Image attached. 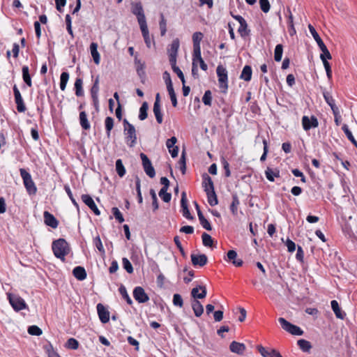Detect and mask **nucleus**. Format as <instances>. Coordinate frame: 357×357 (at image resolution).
<instances>
[{
    "instance_id": "4",
    "label": "nucleus",
    "mask_w": 357,
    "mask_h": 357,
    "mask_svg": "<svg viewBox=\"0 0 357 357\" xmlns=\"http://www.w3.org/2000/svg\"><path fill=\"white\" fill-rule=\"evenodd\" d=\"M219 86L222 89V93H226L228 89V75L227 69L222 65H218L216 68Z\"/></svg>"
},
{
    "instance_id": "10",
    "label": "nucleus",
    "mask_w": 357,
    "mask_h": 357,
    "mask_svg": "<svg viewBox=\"0 0 357 357\" xmlns=\"http://www.w3.org/2000/svg\"><path fill=\"white\" fill-rule=\"evenodd\" d=\"M134 298L139 303H145L149 301V295L145 292L143 287L137 286L132 291Z\"/></svg>"
},
{
    "instance_id": "34",
    "label": "nucleus",
    "mask_w": 357,
    "mask_h": 357,
    "mask_svg": "<svg viewBox=\"0 0 357 357\" xmlns=\"http://www.w3.org/2000/svg\"><path fill=\"white\" fill-rule=\"evenodd\" d=\"M114 121L111 116H107L105 119V128L107 138L110 137L111 131L114 128Z\"/></svg>"
},
{
    "instance_id": "30",
    "label": "nucleus",
    "mask_w": 357,
    "mask_h": 357,
    "mask_svg": "<svg viewBox=\"0 0 357 357\" xmlns=\"http://www.w3.org/2000/svg\"><path fill=\"white\" fill-rule=\"evenodd\" d=\"M90 51L94 63L96 64H99L100 61V56L98 51V44L96 43H91L90 45Z\"/></svg>"
},
{
    "instance_id": "5",
    "label": "nucleus",
    "mask_w": 357,
    "mask_h": 357,
    "mask_svg": "<svg viewBox=\"0 0 357 357\" xmlns=\"http://www.w3.org/2000/svg\"><path fill=\"white\" fill-rule=\"evenodd\" d=\"M308 29H309V31H310V33L312 34V37L317 42V45L319 46V49L322 52V53L321 54L326 55L328 59H331L332 56H331L330 52L328 51L326 45L324 44V43L320 38L319 35L317 32L314 27L312 24H309Z\"/></svg>"
},
{
    "instance_id": "24",
    "label": "nucleus",
    "mask_w": 357,
    "mask_h": 357,
    "mask_svg": "<svg viewBox=\"0 0 357 357\" xmlns=\"http://www.w3.org/2000/svg\"><path fill=\"white\" fill-rule=\"evenodd\" d=\"M331 305L337 318L340 319H344L345 318L346 313L342 311L339 303L336 300L331 301Z\"/></svg>"
},
{
    "instance_id": "49",
    "label": "nucleus",
    "mask_w": 357,
    "mask_h": 357,
    "mask_svg": "<svg viewBox=\"0 0 357 357\" xmlns=\"http://www.w3.org/2000/svg\"><path fill=\"white\" fill-rule=\"evenodd\" d=\"M342 230L344 234L348 238H351L354 236L351 227L349 223L345 222L344 225H342Z\"/></svg>"
},
{
    "instance_id": "36",
    "label": "nucleus",
    "mask_w": 357,
    "mask_h": 357,
    "mask_svg": "<svg viewBox=\"0 0 357 357\" xmlns=\"http://www.w3.org/2000/svg\"><path fill=\"white\" fill-rule=\"evenodd\" d=\"M240 204L238 197L236 193L232 195V202L229 206L230 211L234 215H237L238 206Z\"/></svg>"
},
{
    "instance_id": "31",
    "label": "nucleus",
    "mask_w": 357,
    "mask_h": 357,
    "mask_svg": "<svg viewBox=\"0 0 357 357\" xmlns=\"http://www.w3.org/2000/svg\"><path fill=\"white\" fill-rule=\"evenodd\" d=\"M83 80L82 78L77 77L75 79L74 84V89L75 93L77 97H81L84 96V90L82 87Z\"/></svg>"
},
{
    "instance_id": "53",
    "label": "nucleus",
    "mask_w": 357,
    "mask_h": 357,
    "mask_svg": "<svg viewBox=\"0 0 357 357\" xmlns=\"http://www.w3.org/2000/svg\"><path fill=\"white\" fill-rule=\"evenodd\" d=\"M202 102L206 106H211L212 104V93L210 90L205 91L203 97Z\"/></svg>"
},
{
    "instance_id": "33",
    "label": "nucleus",
    "mask_w": 357,
    "mask_h": 357,
    "mask_svg": "<svg viewBox=\"0 0 357 357\" xmlns=\"http://www.w3.org/2000/svg\"><path fill=\"white\" fill-rule=\"evenodd\" d=\"M206 194L207 196L208 202L211 206H215L218 204V196L215 190L209 192L206 190Z\"/></svg>"
},
{
    "instance_id": "6",
    "label": "nucleus",
    "mask_w": 357,
    "mask_h": 357,
    "mask_svg": "<svg viewBox=\"0 0 357 357\" xmlns=\"http://www.w3.org/2000/svg\"><path fill=\"white\" fill-rule=\"evenodd\" d=\"M278 322L281 325L282 329L293 335H302L304 333L299 326L290 323L283 317H280L278 319Z\"/></svg>"
},
{
    "instance_id": "17",
    "label": "nucleus",
    "mask_w": 357,
    "mask_h": 357,
    "mask_svg": "<svg viewBox=\"0 0 357 357\" xmlns=\"http://www.w3.org/2000/svg\"><path fill=\"white\" fill-rule=\"evenodd\" d=\"M44 222L47 226L53 229L57 228L59 220L49 211H45L43 213Z\"/></svg>"
},
{
    "instance_id": "51",
    "label": "nucleus",
    "mask_w": 357,
    "mask_h": 357,
    "mask_svg": "<svg viewBox=\"0 0 357 357\" xmlns=\"http://www.w3.org/2000/svg\"><path fill=\"white\" fill-rule=\"evenodd\" d=\"M168 189L161 188L159 191V196L164 202L168 203L172 199L171 193L167 192Z\"/></svg>"
},
{
    "instance_id": "60",
    "label": "nucleus",
    "mask_w": 357,
    "mask_h": 357,
    "mask_svg": "<svg viewBox=\"0 0 357 357\" xmlns=\"http://www.w3.org/2000/svg\"><path fill=\"white\" fill-rule=\"evenodd\" d=\"M43 349L47 354L48 357H50L52 356V354L53 355L56 353V351L54 349L52 344L49 342L43 346Z\"/></svg>"
},
{
    "instance_id": "21",
    "label": "nucleus",
    "mask_w": 357,
    "mask_h": 357,
    "mask_svg": "<svg viewBox=\"0 0 357 357\" xmlns=\"http://www.w3.org/2000/svg\"><path fill=\"white\" fill-rule=\"evenodd\" d=\"M229 349L232 353L243 355L246 349V347L243 343L232 341L230 343Z\"/></svg>"
},
{
    "instance_id": "57",
    "label": "nucleus",
    "mask_w": 357,
    "mask_h": 357,
    "mask_svg": "<svg viewBox=\"0 0 357 357\" xmlns=\"http://www.w3.org/2000/svg\"><path fill=\"white\" fill-rule=\"evenodd\" d=\"M112 213L114 216L115 219L119 222L122 223L124 222V218L117 207H113L112 208Z\"/></svg>"
},
{
    "instance_id": "12",
    "label": "nucleus",
    "mask_w": 357,
    "mask_h": 357,
    "mask_svg": "<svg viewBox=\"0 0 357 357\" xmlns=\"http://www.w3.org/2000/svg\"><path fill=\"white\" fill-rule=\"evenodd\" d=\"M302 126L305 131L310 130L312 128H317L319 126V122L317 117L314 115L309 118L307 116L302 117Z\"/></svg>"
},
{
    "instance_id": "46",
    "label": "nucleus",
    "mask_w": 357,
    "mask_h": 357,
    "mask_svg": "<svg viewBox=\"0 0 357 357\" xmlns=\"http://www.w3.org/2000/svg\"><path fill=\"white\" fill-rule=\"evenodd\" d=\"M79 345V343L76 339H75L73 337H70L66 342L65 347L68 349L76 350L78 349Z\"/></svg>"
},
{
    "instance_id": "13",
    "label": "nucleus",
    "mask_w": 357,
    "mask_h": 357,
    "mask_svg": "<svg viewBox=\"0 0 357 357\" xmlns=\"http://www.w3.org/2000/svg\"><path fill=\"white\" fill-rule=\"evenodd\" d=\"M181 213L182 215L188 220H192L194 219V217L191 215L188 204V199L186 197V192H183L181 194Z\"/></svg>"
},
{
    "instance_id": "3",
    "label": "nucleus",
    "mask_w": 357,
    "mask_h": 357,
    "mask_svg": "<svg viewBox=\"0 0 357 357\" xmlns=\"http://www.w3.org/2000/svg\"><path fill=\"white\" fill-rule=\"evenodd\" d=\"M7 296L10 304L15 312L28 309V305L25 301L19 295L8 293Z\"/></svg>"
},
{
    "instance_id": "7",
    "label": "nucleus",
    "mask_w": 357,
    "mask_h": 357,
    "mask_svg": "<svg viewBox=\"0 0 357 357\" xmlns=\"http://www.w3.org/2000/svg\"><path fill=\"white\" fill-rule=\"evenodd\" d=\"M131 12L137 17L139 25L146 23L144 8L141 1L131 3Z\"/></svg>"
},
{
    "instance_id": "2",
    "label": "nucleus",
    "mask_w": 357,
    "mask_h": 357,
    "mask_svg": "<svg viewBox=\"0 0 357 357\" xmlns=\"http://www.w3.org/2000/svg\"><path fill=\"white\" fill-rule=\"evenodd\" d=\"M20 172L28 194L30 195H35L37 192V188L30 173L23 168L20 169Z\"/></svg>"
},
{
    "instance_id": "9",
    "label": "nucleus",
    "mask_w": 357,
    "mask_h": 357,
    "mask_svg": "<svg viewBox=\"0 0 357 357\" xmlns=\"http://www.w3.org/2000/svg\"><path fill=\"white\" fill-rule=\"evenodd\" d=\"M124 135H126V141L130 147H133L137 143L136 130L134 126H131L129 128L125 127L123 129Z\"/></svg>"
},
{
    "instance_id": "16",
    "label": "nucleus",
    "mask_w": 357,
    "mask_h": 357,
    "mask_svg": "<svg viewBox=\"0 0 357 357\" xmlns=\"http://www.w3.org/2000/svg\"><path fill=\"white\" fill-rule=\"evenodd\" d=\"M98 314L100 321L102 324H106L109 321V312L108 310L102 304L98 303L96 306Z\"/></svg>"
},
{
    "instance_id": "41",
    "label": "nucleus",
    "mask_w": 357,
    "mask_h": 357,
    "mask_svg": "<svg viewBox=\"0 0 357 357\" xmlns=\"http://www.w3.org/2000/svg\"><path fill=\"white\" fill-rule=\"evenodd\" d=\"M198 218H199V222H200L201 225L203 227V228H204L207 231H211L212 230V227H211L210 222L204 217V215H203L202 212H199V213Z\"/></svg>"
},
{
    "instance_id": "58",
    "label": "nucleus",
    "mask_w": 357,
    "mask_h": 357,
    "mask_svg": "<svg viewBox=\"0 0 357 357\" xmlns=\"http://www.w3.org/2000/svg\"><path fill=\"white\" fill-rule=\"evenodd\" d=\"M122 264H123V268L128 273H133V267H132V264L130 263V261L126 258V257H123L122 259Z\"/></svg>"
},
{
    "instance_id": "19",
    "label": "nucleus",
    "mask_w": 357,
    "mask_h": 357,
    "mask_svg": "<svg viewBox=\"0 0 357 357\" xmlns=\"http://www.w3.org/2000/svg\"><path fill=\"white\" fill-rule=\"evenodd\" d=\"M135 63L136 64L137 74L139 77L141 82L144 84L146 80L145 63L138 59L137 56L135 58Z\"/></svg>"
},
{
    "instance_id": "32",
    "label": "nucleus",
    "mask_w": 357,
    "mask_h": 357,
    "mask_svg": "<svg viewBox=\"0 0 357 357\" xmlns=\"http://www.w3.org/2000/svg\"><path fill=\"white\" fill-rule=\"evenodd\" d=\"M22 79L24 83L28 86H32V81H31V77L29 74V69L27 66H24L22 68Z\"/></svg>"
},
{
    "instance_id": "63",
    "label": "nucleus",
    "mask_w": 357,
    "mask_h": 357,
    "mask_svg": "<svg viewBox=\"0 0 357 357\" xmlns=\"http://www.w3.org/2000/svg\"><path fill=\"white\" fill-rule=\"evenodd\" d=\"M172 302L175 306H178L179 307H182L183 305V298L179 294H174Z\"/></svg>"
},
{
    "instance_id": "37",
    "label": "nucleus",
    "mask_w": 357,
    "mask_h": 357,
    "mask_svg": "<svg viewBox=\"0 0 357 357\" xmlns=\"http://www.w3.org/2000/svg\"><path fill=\"white\" fill-rule=\"evenodd\" d=\"M119 292L129 305H132L133 304L132 300L130 298L126 287L123 284H121L119 288Z\"/></svg>"
},
{
    "instance_id": "40",
    "label": "nucleus",
    "mask_w": 357,
    "mask_h": 357,
    "mask_svg": "<svg viewBox=\"0 0 357 357\" xmlns=\"http://www.w3.org/2000/svg\"><path fill=\"white\" fill-rule=\"evenodd\" d=\"M342 130L344 131L348 139L357 148V142L354 137L352 132L349 129L347 124H344L342 127Z\"/></svg>"
},
{
    "instance_id": "14",
    "label": "nucleus",
    "mask_w": 357,
    "mask_h": 357,
    "mask_svg": "<svg viewBox=\"0 0 357 357\" xmlns=\"http://www.w3.org/2000/svg\"><path fill=\"white\" fill-rule=\"evenodd\" d=\"M192 264L196 266H204L208 262V257L205 254H191L190 255Z\"/></svg>"
},
{
    "instance_id": "1",
    "label": "nucleus",
    "mask_w": 357,
    "mask_h": 357,
    "mask_svg": "<svg viewBox=\"0 0 357 357\" xmlns=\"http://www.w3.org/2000/svg\"><path fill=\"white\" fill-rule=\"evenodd\" d=\"M52 249L54 256L65 261V257L70 251V248L66 239L60 238L54 240L52 243Z\"/></svg>"
},
{
    "instance_id": "48",
    "label": "nucleus",
    "mask_w": 357,
    "mask_h": 357,
    "mask_svg": "<svg viewBox=\"0 0 357 357\" xmlns=\"http://www.w3.org/2000/svg\"><path fill=\"white\" fill-rule=\"evenodd\" d=\"M238 32L242 38H245V36L250 35V30L248 29V24L246 21L240 24V26L238 29Z\"/></svg>"
},
{
    "instance_id": "64",
    "label": "nucleus",
    "mask_w": 357,
    "mask_h": 357,
    "mask_svg": "<svg viewBox=\"0 0 357 357\" xmlns=\"http://www.w3.org/2000/svg\"><path fill=\"white\" fill-rule=\"evenodd\" d=\"M161 20L160 21L159 25H160V34L162 36H165L167 32V23L166 20L164 17L163 14L160 15Z\"/></svg>"
},
{
    "instance_id": "55",
    "label": "nucleus",
    "mask_w": 357,
    "mask_h": 357,
    "mask_svg": "<svg viewBox=\"0 0 357 357\" xmlns=\"http://www.w3.org/2000/svg\"><path fill=\"white\" fill-rule=\"evenodd\" d=\"M64 190L67 193L68 197L71 200L73 204L77 208V210H79V204L74 198L73 193L71 192L70 188L68 184L64 185Z\"/></svg>"
},
{
    "instance_id": "42",
    "label": "nucleus",
    "mask_w": 357,
    "mask_h": 357,
    "mask_svg": "<svg viewBox=\"0 0 357 357\" xmlns=\"http://www.w3.org/2000/svg\"><path fill=\"white\" fill-rule=\"evenodd\" d=\"M115 166H116V173L118 174V175L120 177L124 176L126 173V168L123 164V162L121 159L116 160Z\"/></svg>"
},
{
    "instance_id": "43",
    "label": "nucleus",
    "mask_w": 357,
    "mask_h": 357,
    "mask_svg": "<svg viewBox=\"0 0 357 357\" xmlns=\"http://www.w3.org/2000/svg\"><path fill=\"white\" fill-rule=\"evenodd\" d=\"M153 112L154 113V115L155 116L156 121L158 123L160 124L162 123L163 118H162V113L161 111L160 105H153Z\"/></svg>"
},
{
    "instance_id": "44",
    "label": "nucleus",
    "mask_w": 357,
    "mask_h": 357,
    "mask_svg": "<svg viewBox=\"0 0 357 357\" xmlns=\"http://www.w3.org/2000/svg\"><path fill=\"white\" fill-rule=\"evenodd\" d=\"M179 45L180 43L178 38L174 39L173 41L172 42V44L170 45V48L168 50L169 54L177 55Z\"/></svg>"
},
{
    "instance_id": "20",
    "label": "nucleus",
    "mask_w": 357,
    "mask_h": 357,
    "mask_svg": "<svg viewBox=\"0 0 357 357\" xmlns=\"http://www.w3.org/2000/svg\"><path fill=\"white\" fill-rule=\"evenodd\" d=\"M226 260L231 262L236 267H240L243 264L242 259H237V252L234 250H230L227 252Z\"/></svg>"
},
{
    "instance_id": "18",
    "label": "nucleus",
    "mask_w": 357,
    "mask_h": 357,
    "mask_svg": "<svg viewBox=\"0 0 357 357\" xmlns=\"http://www.w3.org/2000/svg\"><path fill=\"white\" fill-rule=\"evenodd\" d=\"M207 291L205 286L199 285L191 291V296L193 300L202 299L206 296Z\"/></svg>"
},
{
    "instance_id": "11",
    "label": "nucleus",
    "mask_w": 357,
    "mask_h": 357,
    "mask_svg": "<svg viewBox=\"0 0 357 357\" xmlns=\"http://www.w3.org/2000/svg\"><path fill=\"white\" fill-rule=\"evenodd\" d=\"M13 90L15 97V102L16 103L17 110L21 113L24 112L26 108L24 102L23 98L22 97V95L20 93V91H19L17 86L15 84L13 86Z\"/></svg>"
},
{
    "instance_id": "28",
    "label": "nucleus",
    "mask_w": 357,
    "mask_h": 357,
    "mask_svg": "<svg viewBox=\"0 0 357 357\" xmlns=\"http://www.w3.org/2000/svg\"><path fill=\"white\" fill-rule=\"evenodd\" d=\"M191 305L195 315L197 317H201L204 312V307L200 301L198 300H192L191 302Z\"/></svg>"
},
{
    "instance_id": "50",
    "label": "nucleus",
    "mask_w": 357,
    "mask_h": 357,
    "mask_svg": "<svg viewBox=\"0 0 357 357\" xmlns=\"http://www.w3.org/2000/svg\"><path fill=\"white\" fill-rule=\"evenodd\" d=\"M203 245L206 247H213V240L212 237L207 233H203L202 235Z\"/></svg>"
},
{
    "instance_id": "27",
    "label": "nucleus",
    "mask_w": 357,
    "mask_h": 357,
    "mask_svg": "<svg viewBox=\"0 0 357 357\" xmlns=\"http://www.w3.org/2000/svg\"><path fill=\"white\" fill-rule=\"evenodd\" d=\"M140 29L142 31V36L144 38V42L147 46V47L150 48L151 45V39L149 36V32L146 23H142V24L139 25Z\"/></svg>"
},
{
    "instance_id": "39",
    "label": "nucleus",
    "mask_w": 357,
    "mask_h": 357,
    "mask_svg": "<svg viewBox=\"0 0 357 357\" xmlns=\"http://www.w3.org/2000/svg\"><path fill=\"white\" fill-rule=\"evenodd\" d=\"M297 344L303 352H310V350L312 348L311 343L304 339L298 340L297 341Z\"/></svg>"
},
{
    "instance_id": "29",
    "label": "nucleus",
    "mask_w": 357,
    "mask_h": 357,
    "mask_svg": "<svg viewBox=\"0 0 357 357\" xmlns=\"http://www.w3.org/2000/svg\"><path fill=\"white\" fill-rule=\"evenodd\" d=\"M252 70L250 66L246 65L243 67L240 75V79L245 82H250L252 79Z\"/></svg>"
},
{
    "instance_id": "38",
    "label": "nucleus",
    "mask_w": 357,
    "mask_h": 357,
    "mask_svg": "<svg viewBox=\"0 0 357 357\" xmlns=\"http://www.w3.org/2000/svg\"><path fill=\"white\" fill-rule=\"evenodd\" d=\"M149 104L147 102H144L140 108L138 118L140 121L145 120L148 116Z\"/></svg>"
},
{
    "instance_id": "22",
    "label": "nucleus",
    "mask_w": 357,
    "mask_h": 357,
    "mask_svg": "<svg viewBox=\"0 0 357 357\" xmlns=\"http://www.w3.org/2000/svg\"><path fill=\"white\" fill-rule=\"evenodd\" d=\"M202 188L205 192L206 190H208V192L215 190L213 182L208 174L204 173L202 174Z\"/></svg>"
},
{
    "instance_id": "45",
    "label": "nucleus",
    "mask_w": 357,
    "mask_h": 357,
    "mask_svg": "<svg viewBox=\"0 0 357 357\" xmlns=\"http://www.w3.org/2000/svg\"><path fill=\"white\" fill-rule=\"evenodd\" d=\"M69 79V73L68 72H63L60 76V89L64 91L66 88L67 83Z\"/></svg>"
},
{
    "instance_id": "59",
    "label": "nucleus",
    "mask_w": 357,
    "mask_h": 357,
    "mask_svg": "<svg viewBox=\"0 0 357 357\" xmlns=\"http://www.w3.org/2000/svg\"><path fill=\"white\" fill-rule=\"evenodd\" d=\"M43 349L47 354L48 357H50L52 356V354L53 355L56 353V351L54 349L52 344L49 342L43 346Z\"/></svg>"
},
{
    "instance_id": "47",
    "label": "nucleus",
    "mask_w": 357,
    "mask_h": 357,
    "mask_svg": "<svg viewBox=\"0 0 357 357\" xmlns=\"http://www.w3.org/2000/svg\"><path fill=\"white\" fill-rule=\"evenodd\" d=\"M283 53V45L282 44H278L275 46L274 51V59L275 61L279 62L281 61Z\"/></svg>"
},
{
    "instance_id": "56",
    "label": "nucleus",
    "mask_w": 357,
    "mask_h": 357,
    "mask_svg": "<svg viewBox=\"0 0 357 357\" xmlns=\"http://www.w3.org/2000/svg\"><path fill=\"white\" fill-rule=\"evenodd\" d=\"M27 331L29 334L36 336H39L43 333L42 329L36 325L29 326Z\"/></svg>"
},
{
    "instance_id": "15",
    "label": "nucleus",
    "mask_w": 357,
    "mask_h": 357,
    "mask_svg": "<svg viewBox=\"0 0 357 357\" xmlns=\"http://www.w3.org/2000/svg\"><path fill=\"white\" fill-rule=\"evenodd\" d=\"M81 199L82 202L94 213L95 215H100V210L98 209L93 199L89 195H82Z\"/></svg>"
},
{
    "instance_id": "62",
    "label": "nucleus",
    "mask_w": 357,
    "mask_h": 357,
    "mask_svg": "<svg viewBox=\"0 0 357 357\" xmlns=\"http://www.w3.org/2000/svg\"><path fill=\"white\" fill-rule=\"evenodd\" d=\"M203 33L199 31L195 32L192 35L193 46L200 45V42L203 38Z\"/></svg>"
},
{
    "instance_id": "54",
    "label": "nucleus",
    "mask_w": 357,
    "mask_h": 357,
    "mask_svg": "<svg viewBox=\"0 0 357 357\" xmlns=\"http://www.w3.org/2000/svg\"><path fill=\"white\" fill-rule=\"evenodd\" d=\"M93 245L96 247V248L98 250V251L100 252V254L105 255V250L103 248V245H102V241H101V239H100L99 235H98L97 236H96L93 238Z\"/></svg>"
},
{
    "instance_id": "25",
    "label": "nucleus",
    "mask_w": 357,
    "mask_h": 357,
    "mask_svg": "<svg viewBox=\"0 0 357 357\" xmlns=\"http://www.w3.org/2000/svg\"><path fill=\"white\" fill-rule=\"evenodd\" d=\"M322 94L326 103L331 107L332 111L338 107L335 105V100L333 99L331 93L326 91V89L321 88Z\"/></svg>"
},
{
    "instance_id": "26",
    "label": "nucleus",
    "mask_w": 357,
    "mask_h": 357,
    "mask_svg": "<svg viewBox=\"0 0 357 357\" xmlns=\"http://www.w3.org/2000/svg\"><path fill=\"white\" fill-rule=\"evenodd\" d=\"M79 124L82 128L84 130H89L91 128L90 123L87 118V114L85 111H81L79 115Z\"/></svg>"
},
{
    "instance_id": "23",
    "label": "nucleus",
    "mask_w": 357,
    "mask_h": 357,
    "mask_svg": "<svg viewBox=\"0 0 357 357\" xmlns=\"http://www.w3.org/2000/svg\"><path fill=\"white\" fill-rule=\"evenodd\" d=\"M73 275L77 280L79 281L85 280L87 277V273L85 268L80 266H75L73 268Z\"/></svg>"
},
{
    "instance_id": "61",
    "label": "nucleus",
    "mask_w": 357,
    "mask_h": 357,
    "mask_svg": "<svg viewBox=\"0 0 357 357\" xmlns=\"http://www.w3.org/2000/svg\"><path fill=\"white\" fill-rule=\"evenodd\" d=\"M162 78L166 84L167 89H172L173 84L171 79L170 74L167 71H165L162 75Z\"/></svg>"
},
{
    "instance_id": "8",
    "label": "nucleus",
    "mask_w": 357,
    "mask_h": 357,
    "mask_svg": "<svg viewBox=\"0 0 357 357\" xmlns=\"http://www.w3.org/2000/svg\"><path fill=\"white\" fill-rule=\"evenodd\" d=\"M139 155L142 160V167L145 173L150 178H153L155 176V171L151 163V161L148 158V156L144 153H141Z\"/></svg>"
},
{
    "instance_id": "52",
    "label": "nucleus",
    "mask_w": 357,
    "mask_h": 357,
    "mask_svg": "<svg viewBox=\"0 0 357 357\" xmlns=\"http://www.w3.org/2000/svg\"><path fill=\"white\" fill-rule=\"evenodd\" d=\"M178 165L180 166V169L181 171L182 174H185L186 172V159L185 151H183L181 153V156L178 161Z\"/></svg>"
},
{
    "instance_id": "35",
    "label": "nucleus",
    "mask_w": 357,
    "mask_h": 357,
    "mask_svg": "<svg viewBox=\"0 0 357 357\" xmlns=\"http://www.w3.org/2000/svg\"><path fill=\"white\" fill-rule=\"evenodd\" d=\"M265 174L266 178L269 181L273 182L275 180V177H280V171L278 169L273 170L271 168L267 167V169L265 171Z\"/></svg>"
}]
</instances>
